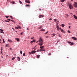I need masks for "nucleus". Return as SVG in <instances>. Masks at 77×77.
Returning <instances> with one entry per match:
<instances>
[{
	"label": "nucleus",
	"mask_w": 77,
	"mask_h": 77,
	"mask_svg": "<svg viewBox=\"0 0 77 77\" xmlns=\"http://www.w3.org/2000/svg\"><path fill=\"white\" fill-rule=\"evenodd\" d=\"M39 41L38 45L40 46H42L43 45V42H44L42 38H40L39 39Z\"/></svg>",
	"instance_id": "nucleus-1"
},
{
	"label": "nucleus",
	"mask_w": 77,
	"mask_h": 77,
	"mask_svg": "<svg viewBox=\"0 0 77 77\" xmlns=\"http://www.w3.org/2000/svg\"><path fill=\"white\" fill-rule=\"evenodd\" d=\"M69 6L70 9H72V8H73V7H72V6L71 4H69Z\"/></svg>",
	"instance_id": "nucleus-2"
},
{
	"label": "nucleus",
	"mask_w": 77,
	"mask_h": 77,
	"mask_svg": "<svg viewBox=\"0 0 77 77\" xmlns=\"http://www.w3.org/2000/svg\"><path fill=\"white\" fill-rule=\"evenodd\" d=\"M75 8H77V3L75 2L73 4Z\"/></svg>",
	"instance_id": "nucleus-3"
},
{
	"label": "nucleus",
	"mask_w": 77,
	"mask_h": 77,
	"mask_svg": "<svg viewBox=\"0 0 77 77\" xmlns=\"http://www.w3.org/2000/svg\"><path fill=\"white\" fill-rule=\"evenodd\" d=\"M25 3H30V1L29 0H26L25 1Z\"/></svg>",
	"instance_id": "nucleus-4"
},
{
	"label": "nucleus",
	"mask_w": 77,
	"mask_h": 77,
	"mask_svg": "<svg viewBox=\"0 0 77 77\" xmlns=\"http://www.w3.org/2000/svg\"><path fill=\"white\" fill-rule=\"evenodd\" d=\"M2 50H3V47H1V53L2 54H3L2 53Z\"/></svg>",
	"instance_id": "nucleus-5"
},
{
	"label": "nucleus",
	"mask_w": 77,
	"mask_h": 77,
	"mask_svg": "<svg viewBox=\"0 0 77 77\" xmlns=\"http://www.w3.org/2000/svg\"><path fill=\"white\" fill-rule=\"evenodd\" d=\"M45 51V50L44 49H41L40 50V51L41 52V51Z\"/></svg>",
	"instance_id": "nucleus-6"
},
{
	"label": "nucleus",
	"mask_w": 77,
	"mask_h": 77,
	"mask_svg": "<svg viewBox=\"0 0 77 77\" xmlns=\"http://www.w3.org/2000/svg\"><path fill=\"white\" fill-rule=\"evenodd\" d=\"M44 16L43 15H40L39 16V18H43Z\"/></svg>",
	"instance_id": "nucleus-7"
},
{
	"label": "nucleus",
	"mask_w": 77,
	"mask_h": 77,
	"mask_svg": "<svg viewBox=\"0 0 77 77\" xmlns=\"http://www.w3.org/2000/svg\"><path fill=\"white\" fill-rule=\"evenodd\" d=\"M36 51H32L31 52V54H34V53H36Z\"/></svg>",
	"instance_id": "nucleus-8"
},
{
	"label": "nucleus",
	"mask_w": 77,
	"mask_h": 77,
	"mask_svg": "<svg viewBox=\"0 0 77 77\" xmlns=\"http://www.w3.org/2000/svg\"><path fill=\"white\" fill-rule=\"evenodd\" d=\"M36 42V41L35 40L32 41L31 42V44H32L33 42Z\"/></svg>",
	"instance_id": "nucleus-9"
},
{
	"label": "nucleus",
	"mask_w": 77,
	"mask_h": 77,
	"mask_svg": "<svg viewBox=\"0 0 77 77\" xmlns=\"http://www.w3.org/2000/svg\"><path fill=\"white\" fill-rule=\"evenodd\" d=\"M5 47H9V44H6L5 45Z\"/></svg>",
	"instance_id": "nucleus-10"
},
{
	"label": "nucleus",
	"mask_w": 77,
	"mask_h": 77,
	"mask_svg": "<svg viewBox=\"0 0 77 77\" xmlns=\"http://www.w3.org/2000/svg\"><path fill=\"white\" fill-rule=\"evenodd\" d=\"M73 17L75 19H77V17L75 16V15H73Z\"/></svg>",
	"instance_id": "nucleus-11"
},
{
	"label": "nucleus",
	"mask_w": 77,
	"mask_h": 77,
	"mask_svg": "<svg viewBox=\"0 0 77 77\" xmlns=\"http://www.w3.org/2000/svg\"><path fill=\"white\" fill-rule=\"evenodd\" d=\"M72 39H73L74 40H77V38H75V37H72Z\"/></svg>",
	"instance_id": "nucleus-12"
},
{
	"label": "nucleus",
	"mask_w": 77,
	"mask_h": 77,
	"mask_svg": "<svg viewBox=\"0 0 77 77\" xmlns=\"http://www.w3.org/2000/svg\"><path fill=\"white\" fill-rule=\"evenodd\" d=\"M40 31H45V29H42L40 30Z\"/></svg>",
	"instance_id": "nucleus-13"
},
{
	"label": "nucleus",
	"mask_w": 77,
	"mask_h": 77,
	"mask_svg": "<svg viewBox=\"0 0 77 77\" xmlns=\"http://www.w3.org/2000/svg\"><path fill=\"white\" fill-rule=\"evenodd\" d=\"M15 39H16L17 41H20V39H19V38H15Z\"/></svg>",
	"instance_id": "nucleus-14"
},
{
	"label": "nucleus",
	"mask_w": 77,
	"mask_h": 77,
	"mask_svg": "<svg viewBox=\"0 0 77 77\" xmlns=\"http://www.w3.org/2000/svg\"><path fill=\"white\" fill-rule=\"evenodd\" d=\"M39 57H40V55H38L37 57V58L38 59V58H39Z\"/></svg>",
	"instance_id": "nucleus-15"
},
{
	"label": "nucleus",
	"mask_w": 77,
	"mask_h": 77,
	"mask_svg": "<svg viewBox=\"0 0 77 77\" xmlns=\"http://www.w3.org/2000/svg\"><path fill=\"white\" fill-rule=\"evenodd\" d=\"M65 0H61L60 2H61L62 3H63L65 1Z\"/></svg>",
	"instance_id": "nucleus-16"
},
{
	"label": "nucleus",
	"mask_w": 77,
	"mask_h": 77,
	"mask_svg": "<svg viewBox=\"0 0 77 77\" xmlns=\"http://www.w3.org/2000/svg\"><path fill=\"white\" fill-rule=\"evenodd\" d=\"M17 59L18 60V61H20V57H17Z\"/></svg>",
	"instance_id": "nucleus-17"
},
{
	"label": "nucleus",
	"mask_w": 77,
	"mask_h": 77,
	"mask_svg": "<svg viewBox=\"0 0 77 77\" xmlns=\"http://www.w3.org/2000/svg\"><path fill=\"white\" fill-rule=\"evenodd\" d=\"M8 41H9V42H12V40L8 39Z\"/></svg>",
	"instance_id": "nucleus-18"
},
{
	"label": "nucleus",
	"mask_w": 77,
	"mask_h": 77,
	"mask_svg": "<svg viewBox=\"0 0 77 77\" xmlns=\"http://www.w3.org/2000/svg\"><path fill=\"white\" fill-rule=\"evenodd\" d=\"M61 32H63V33H65V32L62 29L61 30Z\"/></svg>",
	"instance_id": "nucleus-19"
},
{
	"label": "nucleus",
	"mask_w": 77,
	"mask_h": 77,
	"mask_svg": "<svg viewBox=\"0 0 77 77\" xmlns=\"http://www.w3.org/2000/svg\"><path fill=\"white\" fill-rule=\"evenodd\" d=\"M11 3H12V4H15V2L14 1H13L11 2Z\"/></svg>",
	"instance_id": "nucleus-20"
},
{
	"label": "nucleus",
	"mask_w": 77,
	"mask_h": 77,
	"mask_svg": "<svg viewBox=\"0 0 77 77\" xmlns=\"http://www.w3.org/2000/svg\"><path fill=\"white\" fill-rule=\"evenodd\" d=\"M10 17L11 19H12V20H14V18H13L11 16H10Z\"/></svg>",
	"instance_id": "nucleus-21"
},
{
	"label": "nucleus",
	"mask_w": 77,
	"mask_h": 77,
	"mask_svg": "<svg viewBox=\"0 0 77 77\" xmlns=\"http://www.w3.org/2000/svg\"><path fill=\"white\" fill-rule=\"evenodd\" d=\"M40 48L41 49H42V48H44V46H41V47H40Z\"/></svg>",
	"instance_id": "nucleus-22"
},
{
	"label": "nucleus",
	"mask_w": 77,
	"mask_h": 77,
	"mask_svg": "<svg viewBox=\"0 0 77 77\" xmlns=\"http://www.w3.org/2000/svg\"><path fill=\"white\" fill-rule=\"evenodd\" d=\"M19 2L20 4H22V2L20 1V0L19 1Z\"/></svg>",
	"instance_id": "nucleus-23"
},
{
	"label": "nucleus",
	"mask_w": 77,
	"mask_h": 77,
	"mask_svg": "<svg viewBox=\"0 0 77 77\" xmlns=\"http://www.w3.org/2000/svg\"><path fill=\"white\" fill-rule=\"evenodd\" d=\"M61 26L62 27H64L65 26V25H64V24H62L61 25Z\"/></svg>",
	"instance_id": "nucleus-24"
},
{
	"label": "nucleus",
	"mask_w": 77,
	"mask_h": 77,
	"mask_svg": "<svg viewBox=\"0 0 77 77\" xmlns=\"http://www.w3.org/2000/svg\"><path fill=\"white\" fill-rule=\"evenodd\" d=\"M18 29H21V27L19 26H18Z\"/></svg>",
	"instance_id": "nucleus-25"
},
{
	"label": "nucleus",
	"mask_w": 77,
	"mask_h": 77,
	"mask_svg": "<svg viewBox=\"0 0 77 77\" xmlns=\"http://www.w3.org/2000/svg\"><path fill=\"white\" fill-rule=\"evenodd\" d=\"M14 59H15V58L14 57L12 58V60H14Z\"/></svg>",
	"instance_id": "nucleus-26"
},
{
	"label": "nucleus",
	"mask_w": 77,
	"mask_h": 77,
	"mask_svg": "<svg viewBox=\"0 0 77 77\" xmlns=\"http://www.w3.org/2000/svg\"><path fill=\"white\" fill-rule=\"evenodd\" d=\"M15 29H18V26H16V27H15Z\"/></svg>",
	"instance_id": "nucleus-27"
},
{
	"label": "nucleus",
	"mask_w": 77,
	"mask_h": 77,
	"mask_svg": "<svg viewBox=\"0 0 77 77\" xmlns=\"http://www.w3.org/2000/svg\"><path fill=\"white\" fill-rule=\"evenodd\" d=\"M54 21L56 22V21H57V19H55L54 20Z\"/></svg>",
	"instance_id": "nucleus-28"
},
{
	"label": "nucleus",
	"mask_w": 77,
	"mask_h": 77,
	"mask_svg": "<svg viewBox=\"0 0 77 77\" xmlns=\"http://www.w3.org/2000/svg\"><path fill=\"white\" fill-rule=\"evenodd\" d=\"M0 33H4V32L3 31H0Z\"/></svg>",
	"instance_id": "nucleus-29"
},
{
	"label": "nucleus",
	"mask_w": 77,
	"mask_h": 77,
	"mask_svg": "<svg viewBox=\"0 0 77 77\" xmlns=\"http://www.w3.org/2000/svg\"><path fill=\"white\" fill-rule=\"evenodd\" d=\"M5 17H6L7 18H8L9 17V16H5Z\"/></svg>",
	"instance_id": "nucleus-30"
},
{
	"label": "nucleus",
	"mask_w": 77,
	"mask_h": 77,
	"mask_svg": "<svg viewBox=\"0 0 77 77\" xmlns=\"http://www.w3.org/2000/svg\"><path fill=\"white\" fill-rule=\"evenodd\" d=\"M52 35H53V36H55V35H56V34H54V33H53V34Z\"/></svg>",
	"instance_id": "nucleus-31"
},
{
	"label": "nucleus",
	"mask_w": 77,
	"mask_h": 77,
	"mask_svg": "<svg viewBox=\"0 0 77 77\" xmlns=\"http://www.w3.org/2000/svg\"><path fill=\"white\" fill-rule=\"evenodd\" d=\"M26 54H25V53H23V56H25V55Z\"/></svg>",
	"instance_id": "nucleus-32"
},
{
	"label": "nucleus",
	"mask_w": 77,
	"mask_h": 77,
	"mask_svg": "<svg viewBox=\"0 0 77 77\" xmlns=\"http://www.w3.org/2000/svg\"><path fill=\"white\" fill-rule=\"evenodd\" d=\"M60 29V28H57V30H58V31H59V30Z\"/></svg>",
	"instance_id": "nucleus-33"
},
{
	"label": "nucleus",
	"mask_w": 77,
	"mask_h": 77,
	"mask_svg": "<svg viewBox=\"0 0 77 77\" xmlns=\"http://www.w3.org/2000/svg\"><path fill=\"white\" fill-rule=\"evenodd\" d=\"M20 54H22V51H20Z\"/></svg>",
	"instance_id": "nucleus-34"
},
{
	"label": "nucleus",
	"mask_w": 77,
	"mask_h": 77,
	"mask_svg": "<svg viewBox=\"0 0 77 77\" xmlns=\"http://www.w3.org/2000/svg\"><path fill=\"white\" fill-rule=\"evenodd\" d=\"M68 32L69 33H71V32H70V31H69V30L68 31Z\"/></svg>",
	"instance_id": "nucleus-35"
},
{
	"label": "nucleus",
	"mask_w": 77,
	"mask_h": 77,
	"mask_svg": "<svg viewBox=\"0 0 77 77\" xmlns=\"http://www.w3.org/2000/svg\"><path fill=\"white\" fill-rule=\"evenodd\" d=\"M8 21H11V19H7Z\"/></svg>",
	"instance_id": "nucleus-36"
},
{
	"label": "nucleus",
	"mask_w": 77,
	"mask_h": 77,
	"mask_svg": "<svg viewBox=\"0 0 77 77\" xmlns=\"http://www.w3.org/2000/svg\"><path fill=\"white\" fill-rule=\"evenodd\" d=\"M48 33V31L46 32L45 34H47V33Z\"/></svg>",
	"instance_id": "nucleus-37"
},
{
	"label": "nucleus",
	"mask_w": 77,
	"mask_h": 77,
	"mask_svg": "<svg viewBox=\"0 0 77 77\" xmlns=\"http://www.w3.org/2000/svg\"><path fill=\"white\" fill-rule=\"evenodd\" d=\"M66 15L67 17H69L68 15L67 14H66Z\"/></svg>",
	"instance_id": "nucleus-38"
},
{
	"label": "nucleus",
	"mask_w": 77,
	"mask_h": 77,
	"mask_svg": "<svg viewBox=\"0 0 77 77\" xmlns=\"http://www.w3.org/2000/svg\"><path fill=\"white\" fill-rule=\"evenodd\" d=\"M3 42L4 43H5V40H4V39H3Z\"/></svg>",
	"instance_id": "nucleus-39"
},
{
	"label": "nucleus",
	"mask_w": 77,
	"mask_h": 77,
	"mask_svg": "<svg viewBox=\"0 0 77 77\" xmlns=\"http://www.w3.org/2000/svg\"><path fill=\"white\" fill-rule=\"evenodd\" d=\"M26 7L27 6H30V5H26Z\"/></svg>",
	"instance_id": "nucleus-40"
},
{
	"label": "nucleus",
	"mask_w": 77,
	"mask_h": 77,
	"mask_svg": "<svg viewBox=\"0 0 77 77\" xmlns=\"http://www.w3.org/2000/svg\"><path fill=\"white\" fill-rule=\"evenodd\" d=\"M59 27V26H56V28H59L58 27Z\"/></svg>",
	"instance_id": "nucleus-41"
},
{
	"label": "nucleus",
	"mask_w": 77,
	"mask_h": 77,
	"mask_svg": "<svg viewBox=\"0 0 77 77\" xmlns=\"http://www.w3.org/2000/svg\"><path fill=\"white\" fill-rule=\"evenodd\" d=\"M36 47V46H35V47H34V48H33V49H35V48Z\"/></svg>",
	"instance_id": "nucleus-42"
},
{
	"label": "nucleus",
	"mask_w": 77,
	"mask_h": 77,
	"mask_svg": "<svg viewBox=\"0 0 77 77\" xmlns=\"http://www.w3.org/2000/svg\"><path fill=\"white\" fill-rule=\"evenodd\" d=\"M70 45H73V43H70Z\"/></svg>",
	"instance_id": "nucleus-43"
},
{
	"label": "nucleus",
	"mask_w": 77,
	"mask_h": 77,
	"mask_svg": "<svg viewBox=\"0 0 77 77\" xmlns=\"http://www.w3.org/2000/svg\"><path fill=\"white\" fill-rule=\"evenodd\" d=\"M5 22H9V21L8 20H5Z\"/></svg>",
	"instance_id": "nucleus-44"
},
{
	"label": "nucleus",
	"mask_w": 77,
	"mask_h": 77,
	"mask_svg": "<svg viewBox=\"0 0 77 77\" xmlns=\"http://www.w3.org/2000/svg\"><path fill=\"white\" fill-rule=\"evenodd\" d=\"M0 30H1V31H3V30L2 29H0Z\"/></svg>",
	"instance_id": "nucleus-45"
},
{
	"label": "nucleus",
	"mask_w": 77,
	"mask_h": 77,
	"mask_svg": "<svg viewBox=\"0 0 77 77\" xmlns=\"http://www.w3.org/2000/svg\"><path fill=\"white\" fill-rule=\"evenodd\" d=\"M58 36H59V37H61V36H60V34H59V35H58Z\"/></svg>",
	"instance_id": "nucleus-46"
},
{
	"label": "nucleus",
	"mask_w": 77,
	"mask_h": 77,
	"mask_svg": "<svg viewBox=\"0 0 77 77\" xmlns=\"http://www.w3.org/2000/svg\"><path fill=\"white\" fill-rule=\"evenodd\" d=\"M49 20H52V19L50 18L49 19Z\"/></svg>",
	"instance_id": "nucleus-47"
},
{
	"label": "nucleus",
	"mask_w": 77,
	"mask_h": 77,
	"mask_svg": "<svg viewBox=\"0 0 77 77\" xmlns=\"http://www.w3.org/2000/svg\"><path fill=\"white\" fill-rule=\"evenodd\" d=\"M41 26H40V27L38 28V29H41Z\"/></svg>",
	"instance_id": "nucleus-48"
},
{
	"label": "nucleus",
	"mask_w": 77,
	"mask_h": 77,
	"mask_svg": "<svg viewBox=\"0 0 77 77\" xmlns=\"http://www.w3.org/2000/svg\"><path fill=\"white\" fill-rule=\"evenodd\" d=\"M23 32H21V33H20V35H23Z\"/></svg>",
	"instance_id": "nucleus-49"
},
{
	"label": "nucleus",
	"mask_w": 77,
	"mask_h": 77,
	"mask_svg": "<svg viewBox=\"0 0 77 77\" xmlns=\"http://www.w3.org/2000/svg\"><path fill=\"white\" fill-rule=\"evenodd\" d=\"M46 38H48V36H47L46 37Z\"/></svg>",
	"instance_id": "nucleus-50"
},
{
	"label": "nucleus",
	"mask_w": 77,
	"mask_h": 77,
	"mask_svg": "<svg viewBox=\"0 0 77 77\" xmlns=\"http://www.w3.org/2000/svg\"><path fill=\"white\" fill-rule=\"evenodd\" d=\"M39 42V40L38 41H37V42H36V43H38V42Z\"/></svg>",
	"instance_id": "nucleus-51"
},
{
	"label": "nucleus",
	"mask_w": 77,
	"mask_h": 77,
	"mask_svg": "<svg viewBox=\"0 0 77 77\" xmlns=\"http://www.w3.org/2000/svg\"><path fill=\"white\" fill-rule=\"evenodd\" d=\"M59 42V40H58L57 41V43Z\"/></svg>",
	"instance_id": "nucleus-52"
},
{
	"label": "nucleus",
	"mask_w": 77,
	"mask_h": 77,
	"mask_svg": "<svg viewBox=\"0 0 77 77\" xmlns=\"http://www.w3.org/2000/svg\"><path fill=\"white\" fill-rule=\"evenodd\" d=\"M39 51V50H37V52H38V51Z\"/></svg>",
	"instance_id": "nucleus-53"
},
{
	"label": "nucleus",
	"mask_w": 77,
	"mask_h": 77,
	"mask_svg": "<svg viewBox=\"0 0 77 77\" xmlns=\"http://www.w3.org/2000/svg\"><path fill=\"white\" fill-rule=\"evenodd\" d=\"M33 38H34V37H32V38H31V39H33Z\"/></svg>",
	"instance_id": "nucleus-54"
},
{
	"label": "nucleus",
	"mask_w": 77,
	"mask_h": 77,
	"mask_svg": "<svg viewBox=\"0 0 77 77\" xmlns=\"http://www.w3.org/2000/svg\"><path fill=\"white\" fill-rule=\"evenodd\" d=\"M68 43H69V44H70V43H71V42H68Z\"/></svg>",
	"instance_id": "nucleus-55"
},
{
	"label": "nucleus",
	"mask_w": 77,
	"mask_h": 77,
	"mask_svg": "<svg viewBox=\"0 0 77 77\" xmlns=\"http://www.w3.org/2000/svg\"><path fill=\"white\" fill-rule=\"evenodd\" d=\"M29 54H31V53L30 52H29Z\"/></svg>",
	"instance_id": "nucleus-56"
},
{
	"label": "nucleus",
	"mask_w": 77,
	"mask_h": 77,
	"mask_svg": "<svg viewBox=\"0 0 77 77\" xmlns=\"http://www.w3.org/2000/svg\"><path fill=\"white\" fill-rule=\"evenodd\" d=\"M59 22V20H58L57 21V23H58Z\"/></svg>",
	"instance_id": "nucleus-57"
},
{
	"label": "nucleus",
	"mask_w": 77,
	"mask_h": 77,
	"mask_svg": "<svg viewBox=\"0 0 77 77\" xmlns=\"http://www.w3.org/2000/svg\"><path fill=\"white\" fill-rule=\"evenodd\" d=\"M11 21H12L13 22H14V21H13V20H11Z\"/></svg>",
	"instance_id": "nucleus-58"
},
{
	"label": "nucleus",
	"mask_w": 77,
	"mask_h": 77,
	"mask_svg": "<svg viewBox=\"0 0 77 77\" xmlns=\"http://www.w3.org/2000/svg\"><path fill=\"white\" fill-rule=\"evenodd\" d=\"M48 54L49 55H51V54Z\"/></svg>",
	"instance_id": "nucleus-59"
},
{
	"label": "nucleus",
	"mask_w": 77,
	"mask_h": 77,
	"mask_svg": "<svg viewBox=\"0 0 77 77\" xmlns=\"http://www.w3.org/2000/svg\"><path fill=\"white\" fill-rule=\"evenodd\" d=\"M13 30H15V29H14V28H13Z\"/></svg>",
	"instance_id": "nucleus-60"
},
{
	"label": "nucleus",
	"mask_w": 77,
	"mask_h": 77,
	"mask_svg": "<svg viewBox=\"0 0 77 77\" xmlns=\"http://www.w3.org/2000/svg\"><path fill=\"white\" fill-rule=\"evenodd\" d=\"M56 23H57V25H58V23H57V22Z\"/></svg>",
	"instance_id": "nucleus-61"
},
{
	"label": "nucleus",
	"mask_w": 77,
	"mask_h": 77,
	"mask_svg": "<svg viewBox=\"0 0 77 77\" xmlns=\"http://www.w3.org/2000/svg\"><path fill=\"white\" fill-rule=\"evenodd\" d=\"M27 30H29V28H27Z\"/></svg>",
	"instance_id": "nucleus-62"
},
{
	"label": "nucleus",
	"mask_w": 77,
	"mask_h": 77,
	"mask_svg": "<svg viewBox=\"0 0 77 77\" xmlns=\"http://www.w3.org/2000/svg\"><path fill=\"white\" fill-rule=\"evenodd\" d=\"M7 2H9V0H7Z\"/></svg>",
	"instance_id": "nucleus-63"
},
{
	"label": "nucleus",
	"mask_w": 77,
	"mask_h": 77,
	"mask_svg": "<svg viewBox=\"0 0 77 77\" xmlns=\"http://www.w3.org/2000/svg\"><path fill=\"white\" fill-rule=\"evenodd\" d=\"M60 30H62V29H61V28H60Z\"/></svg>",
	"instance_id": "nucleus-64"
}]
</instances>
